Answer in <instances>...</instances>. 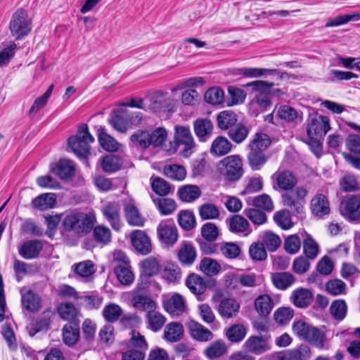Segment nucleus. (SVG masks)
Here are the masks:
<instances>
[{
  "instance_id": "42",
  "label": "nucleus",
  "mask_w": 360,
  "mask_h": 360,
  "mask_svg": "<svg viewBox=\"0 0 360 360\" xmlns=\"http://www.w3.org/2000/svg\"><path fill=\"white\" fill-rule=\"evenodd\" d=\"M128 117V110H118L111 116L110 122L116 130L125 132L129 128Z\"/></svg>"
},
{
  "instance_id": "26",
  "label": "nucleus",
  "mask_w": 360,
  "mask_h": 360,
  "mask_svg": "<svg viewBox=\"0 0 360 360\" xmlns=\"http://www.w3.org/2000/svg\"><path fill=\"white\" fill-rule=\"evenodd\" d=\"M172 102L167 93L157 91L152 96L150 108L155 112L169 111L172 107Z\"/></svg>"
},
{
  "instance_id": "54",
  "label": "nucleus",
  "mask_w": 360,
  "mask_h": 360,
  "mask_svg": "<svg viewBox=\"0 0 360 360\" xmlns=\"http://www.w3.org/2000/svg\"><path fill=\"white\" fill-rule=\"evenodd\" d=\"M73 271L79 276L88 278L96 271L94 263L91 260H85L72 266Z\"/></svg>"
},
{
  "instance_id": "4",
  "label": "nucleus",
  "mask_w": 360,
  "mask_h": 360,
  "mask_svg": "<svg viewBox=\"0 0 360 360\" xmlns=\"http://www.w3.org/2000/svg\"><path fill=\"white\" fill-rule=\"evenodd\" d=\"M292 330L300 339L306 340L319 349L323 348L326 335L323 331L318 328L300 320L294 323Z\"/></svg>"
},
{
  "instance_id": "45",
  "label": "nucleus",
  "mask_w": 360,
  "mask_h": 360,
  "mask_svg": "<svg viewBox=\"0 0 360 360\" xmlns=\"http://www.w3.org/2000/svg\"><path fill=\"white\" fill-rule=\"evenodd\" d=\"M271 281L276 288L285 290L294 283L295 277L288 272H278L272 274Z\"/></svg>"
},
{
  "instance_id": "31",
  "label": "nucleus",
  "mask_w": 360,
  "mask_h": 360,
  "mask_svg": "<svg viewBox=\"0 0 360 360\" xmlns=\"http://www.w3.org/2000/svg\"><path fill=\"white\" fill-rule=\"evenodd\" d=\"M217 125L221 130L229 131L238 124V115L232 110L220 112L217 117Z\"/></svg>"
},
{
  "instance_id": "22",
  "label": "nucleus",
  "mask_w": 360,
  "mask_h": 360,
  "mask_svg": "<svg viewBox=\"0 0 360 360\" xmlns=\"http://www.w3.org/2000/svg\"><path fill=\"white\" fill-rule=\"evenodd\" d=\"M51 172L63 180L72 178L75 174V165L70 160L61 159L53 167Z\"/></svg>"
},
{
  "instance_id": "38",
  "label": "nucleus",
  "mask_w": 360,
  "mask_h": 360,
  "mask_svg": "<svg viewBox=\"0 0 360 360\" xmlns=\"http://www.w3.org/2000/svg\"><path fill=\"white\" fill-rule=\"evenodd\" d=\"M152 190L160 196H166L174 191V188L164 179L153 175L150 177Z\"/></svg>"
},
{
  "instance_id": "15",
  "label": "nucleus",
  "mask_w": 360,
  "mask_h": 360,
  "mask_svg": "<svg viewBox=\"0 0 360 360\" xmlns=\"http://www.w3.org/2000/svg\"><path fill=\"white\" fill-rule=\"evenodd\" d=\"M162 304L167 312L175 316L183 314L186 309V301L179 293H174L171 297H165Z\"/></svg>"
},
{
  "instance_id": "37",
  "label": "nucleus",
  "mask_w": 360,
  "mask_h": 360,
  "mask_svg": "<svg viewBox=\"0 0 360 360\" xmlns=\"http://www.w3.org/2000/svg\"><path fill=\"white\" fill-rule=\"evenodd\" d=\"M122 163V159L120 156L110 154L103 157L101 165L104 172L112 173L120 170Z\"/></svg>"
},
{
  "instance_id": "1",
  "label": "nucleus",
  "mask_w": 360,
  "mask_h": 360,
  "mask_svg": "<svg viewBox=\"0 0 360 360\" xmlns=\"http://www.w3.org/2000/svg\"><path fill=\"white\" fill-rule=\"evenodd\" d=\"M271 140L269 136L264 133H256L248 147L249 152L247 160L252 170H260L267 162L270 155L266 153Z\"/></svg>"
},
{
  "instance_id": "48",
  "label": "nucleus",
  "mask_w": 360,
  "mask_h": 360,
  "mask_svg": "<svg viewBox=\"0 0 360 360\" xmlns=\"http://www.w3.org/2000/svg\"><path fill=\"white\" fill-rule=\"evenodd\" d=\"M150 197L156 207L162 215L170 214L174 212L176 208V204L172 198H156L153 195H151Z\"/></svg>"
},
{
  "instance_id": "57",
  "label": "nucleus",
  "mask_w": 360,
  "mask_h": 360,
  "mask_svg": "<svg viewBox=\"0 0 360 360\" xmlns=\"http://www.w3.org/2000/svg\"><path fill=\"white\" fill-rule=\"evenodd\" d=\"M134 307L141 311H151L156 307V303L149 297L135 295L132 297Z\"/></svg>"
},
{
  "instance_id": "43",
  "label": "nucleus",
  "mask_w": 360,
  "mask_h": 360,
  "mask_svg": "<svg viewBox=\"0 0 360 360\" xmlns=\"http://www.w3.org/2000/svg\"><path fill=\"white\" fill-rule=\"evenodd\" d=\"M141 266L145 276L148 277L157 275L161 269L160 260L153 256L144 259L141 262Z\"/></svg>"
},
{
  "instance_id": "49",
  "label": "nucleus",
  "mask_w": 360,
  "mask_h": 360,
  "mask_svg": "<svg viewBox=\"0 0 360 360\" xmlns=\"http://www.w3.org/2000/svg\"><path fill=\"white\" fill-rule=\"evenodd\" d=\"M186 285L191 292L196 295H201L206 289L204 280L200 276L192 274L186 281Z\"/></svg>"
},
{
  "instance_id": "35",
  "label": "nucleus",
  "mask_w": 360,
  "mask_h": 360,
  "mask_svg": "<svg viewBox=\"0 0 360 360\" xmlns=\"http://www.w3.org/2000/svg\"><path fill=\"white\" fill-rule=\"evenodd\" d=\"M21 304L23 308L30 311H37L41 308V298L32 290H27L22 295Z\"/></svg>"
},
{
  "instance_id": "12",
  "label": "nucleus",
  "mask_w": 360,
  "mask_h": 360,
  "mask_svg": "<svg viewBox=\"0 0 360 360\" xmlns=\"http://www.w3.org/2000/svg\"><path fill=\"white\" fill-rule=\"evenodd\" d=\"M174 142L178 146L181 145L184 146V149L182 151L184 157L190 155L196 146L193 136L188 127H175Z\"/></svg>"
},
{
  "instance_id": "39",
  "label": "nucleus",
  "mask_w": 360,
  "mask_h": 360,
  "mask_svg": "<svg viewBox=\"0 0 360 360\" xmlns=\"http://www.w3.org/2000/svg\"><path fill=\"white\" fill-rule=\"evenodd\" d=\"M213 130V124L208 119H198L194 122V131L200 141H205Z\"/></svg>"
},
{
  "instance_id": "40",
  "label": "nucleus",
  "mask_w": 360,
  "mask_h": 360,
  "mask_svg": "<svg viewBox=\"0 0 360 360\" xmlns=\"http://www.w3.org/2000/svg\"><path fill=\"white\" fill-rule=\"evenodd\" d=\"M311 355L309 347L301 345L297 348L288 350L284 354V358L286 360H309Z\"/></svg>"
},
{
  "instance_id": "44",
  "label": "nucleus",
  "mask_w": 360,
  "mask_h": 360,
  "mask_svg": "<svg viewBox=\"0 0 360 360\" xmlns=\"http://www.w3.org/2000/svg\"><path fill=\"white\" fill-rule=\"evenodd\" d=\"M56 200L54 193H44L34 198L32 201V205L39 210H46L54 207Z\"/></svg>"
},
{
  "instance_id": "18",
  "label": "nucleus",
  "mask_w": 360,
  "mask_h": 360,
  "mask_svg": "<svg viewBox=\"0 0 360 360\" xmlns=\"http://www.w3.org/2000/svg\"><path fill=\"white\" fill-rule=\"evenodd\" d=\"M131 241L132 246L139 253L146 255L151 252L153 248L150 239L143 231L135 230L132 231Z\"/></svg>"
},
{
  "instance_id": "58",
  "label": "nucleus",
  "mask_w": 360,
  "mask_h": 360,
  "mask_svg": "<svg viewBox=\"0 0 360 360\" xmlns=\"http://www.w3.org/2000/svg\"><path fill=\"white\" fill-rule=\"evenodd\" d=\"M178 223L186 231L193 229L196 224L193 213L189 210H181L178 214Z\"/></svg>"
},
{
  "instance_id": "61",
  "label": "nucleus",
  "mask_w": 360,
  "mask_h": 360,
  "mask_svg": "<svg viewBox=\"0 0 360 360\" xmlns=\"http://www.w3.org/2000/svg\"><path fill=\"white\" fill-rule=\"evenodd\" d=\"M319 245L309 234L303 240V252L305 257L309 259H314L319 254Z\"/></svg>"
},
{
  "instance_id": "8",
  "label": "nucleus",
  "mask_w": 360,
  "mask_h": 360,
  "mask_svg": "<svg viewBox=\"0 0 360 360\" xmlns=\"http://www.w3.org/2000/svg\"><path fill=\"white\" fill-rule=\"evenodd\" d=\"M307 190L303 186H297L281 195V201L284 206L288 207L295 214L303 212L304 198L307 195Z\"/></svg>"
},
{
  "instance_id": "20",
  "label": "nucleus",
  "mask_w": 360,
  "mask_h": 360,
  "mask_svg": "<svg viewBox=\"0 0 360 360\" xmlns=\"http://www.w3.org/2000/svg\"><path fill=\"white\" fill-rule=\"evenodd\" d=\"M225 223L229 231L232 233L247 236L250 233V224L248 221L240 214H233L227 217Z\"/></svg>"
},
{
  "instance_id": "36",
  "label": "nucleus",
  "mask_w": 360,
  "mask_h": 360,
  "mask_svg": "<svg viewBox=\"0 0 360 360\" xmlns=\"http://www.w3.org/2000/svg\"><path fill=\"white\" fill-rule=\"evenodd\" d=\"M273 299L268 295H259L255 301V307L260 316H268L274 308Z\"/></svg>"
},
{
  "instance_id": "29",
  "label": "nucleus",
  "mask_w": 360,
  "mask_h": 360,
  "mask_svg": "<svg viewBox=\"0 0 360 360\" xmlns=\"http://www.w3.org/2000/svg\"><path fill=\"white\" fill-rule=\"evenodd\" d=\"M80 337L79 326L78 323H69L63 328V342L69 346L75 345Z\"/></svg>"
},
{
  "instance_id": "11",
  "label": "nucleus",
  "mask_w": 360,
  "mask_h": 360,
  "mask_svg": "<svg viewBox=\"0 0 360 360\" xmlns=\"http://www.w3.org/2000/svg\"><path fill=\"white\" fill-rule=\"evenodd\" d=\"M270 335H251L244 343V347L250 353L255 355H261L271 349Z\"/></svg>"
},
{
  "instance_id": "34",
  "label": "nucleus",
  "mask_w": 360,
  "mask_h": 360,
  "mask_svg": "<svg viewBox=\"0 0 360 360\" xmlns=\"http://www.w3.org/2000/svg\"><path fill=\"white\" fill-rule=\"evenodd\" d=\"M227 352L226 342L221 340H217L209 345L204 351L205 356L211 360L219 359Z\"/></svg>"
},
{
  "instance_id": "33",
  "label": "nucleus",
  "mask_w": 360,
  "mask_h": 360,
  "mask_svg": "<svg viewBox=\"0 0 360 360\" xmlns=\"http://www.w3.org/2000/svg\"><path fill=\"white\" fill-rule=\"evenodd\" d=\"M232 143L224 136H219L212 142L210 153L217 157L228 154L232 149Z\"/></svg>"
},
{
  "instance_id": "5",
  "label": "nucleus",
  "mask_w": 360,
  "mask_h": 360,
  "mask_svg": "<svg viewBox=\"0 0 360 360\" xmlns=\"http://www.w3.org/2000/svg\"><path fill=\"white\" fill-rule=\"evenodd\" d=\"M9 29L15 39H21L27 36L32 30V20L29 18L27 11L23 8L18 9L11 18Z\"/></svg>"
},
{
  "instance_id": "3",
  "label": "nucleus",
  "mask_w": 360,
  "mask_h": 360,
  "mask_svg": "<svg viewBox=\"0 0 360 360\" xmlns=\"http://www.w3.org/2000/svg\"><path fill=\"white\" fill-rule=\"evenodd\" d=\"M94 141V138L89 133L87 124H82L75 136L68 139V144L75 154L79 158H86L90 154L89 143Z\"/></svg>"
},
{
  "instance_id": "19",
  "label": "nucleus",
  "mask_w": 360,
  "mask_h": 360,
  "mask_svg": "<svg viewBox=\"0 0 360 360\" xmlns=\"http://www.w3.org/2000/svg\"><path fill=\"white\" fill-rule=\"evenodd\" d=\"M102 213L115 231L120 229L122 223L120 219V205L118 202H108L103 208Z\"/></svg>"
},
{
  "instance_id": "50",
  "label": "nucleus",
  "mask_w": 360,
  "mask_h": 360,
  "mask_svg": "<svg viewBox=\"0 0 360 360\" xmlns=\"http://www.w3.org/2000/svg\"><path fill=\"white\" fill-rule=\"evenodd\" d=\"M249 130L242 123H238L227 131V135L234 143L240 144L248 137Z\"/></svg>"
},
{
  "instance_id": "28",
  "label": "nucleus",
  "mask_w": 360,
  "mask_h": 360,
  "mask_svg": "<svg viewBox=\"0 0 360 360\" xmlns=\"http://www.w3.org/2000/svg\"><path fill=\"white\" fill-rule=\"evenodd\" d=\"M290 300L296 307L306 308L312 302L313 294L309 290L300 288L292 292Z\"/></svg>"
},
{
  "instance_id": "46",
  "label": "nucleus",
  "mask_w": 360,
  "mask_h": 360,
  "mask_svg": "<svg viewBox=\"0 0 360 360\" xmlns=\"http://www.w3.org/2000/svg\"><path fill=\"white\" fill-rule=\"evenodd\" d=\"M58 313L61 319L69 321L70 323H77L75 321L79 314V310L72 303H61L58 307Z\"/></svg>"
},
{
  "instance_id": "10",
  "label": "nucleus",
  "mask_w": 360,
  "mask_h": 360,
  "mask_svg": "<svg viewBox=\"0 0 360 360\" xmlns=\"http://www.w3.org/2000/svg\"><path fill=\"white\" fill-rule=\"evenodd\" d=\"M274 83H269L262 80H257L248 83L245 86L252 88L256 92L255 100L257 103L262 108L266 109L271 105L269 94Z\"/></svg>"
},
{
  "instance_id": "13",
  "label": "nucleus",
  "mask_w": 360,
  "mask_h": 360,
  "mask_svg": "<svg viewBox=\"0 0 360 360\" xmlns=\"http://www.w3.org/2000/svg\"><path fill=\"white\" fill-rule=\"evenodd\" d=\"M330 120L326 116H316L311 118L307 127V136L309 139H322L330 130Z\"/></svg>"
},
{
  "instance_id": "51",
  "label": "nucleus",
  "mask_w": 360,
  "mask_h": 360,
  "mask_svg": "<svg viewBox=\"0 0 360 360\" xmlns=\"http://www.w3.org/2000/svg\"><path fill=\"white\" fill-rule=\"evenodd\" d=\"M146 316L148 328L154 332L159 331L166 322V318L161 313L154 309L149 311Z\"/></svg>"
},
{
  "instance_id": "62",
  "label": "nucleus",
  "mask_w": 360,
  "mask_h": 360,
  "mask_svg": "<svg viewBox=\"0 0 360 360\" xmlns=\"http://www.w3.org/2000/svg\"><path fill=\"white\" fill-rule=\"evenodd\" d=\"M200 269L206 275L212 276L220 271L221 266L217 261L209 257H205L200 262Z\"/></svg>"
},
{
  "instance_id": "53",
  "label": "nucleus",
  "mask_w": 360,
  "mask_h": 360,
  "mask_svg": "<svg viewBox=\"0 0 360 360\" xmlns=\"http://www.w3.org/2000/svg\"><path fill=\"white\" fill-rule=\"evenodd\" d=\"M98 139L100 146L105 150L113 152L118 149V143L112 136L106 133L105 129H99Z\"/></svg>"
},
{
  "instance_id": "7",
  "label": "nucleus",
  "mask_w": 360,
  "mask_h": 360,
  "mask_svg": "<svg viewBox=\"0 0 360 360\" xmlns=\"http://www.w3.org/2000/svg\"><path fill=\"white\" fill-rule=\"evenodd\" d=\"M219 169L230 181H238L244 173L242 159L238 155H229L222 159L219 162Z\"/></svg>"
},
{
  "instance_id": "59",
  "label": "nucleus",
  "mask_w": 360,
  "mask_h": 360,
  "mask_svg": "<svg viewBox=\"0 0 360 360\" xmlns=\"http://www.w3.org/2000/svg\"><path fill=\"white\" fill-rule=\"evenodd\" d=\"M53 87V84H51L46 92L34 101L31 108L28 112V115L30 117H34L38 111H39L45 106V105L47 103L48 99L50 98L52 94Z\"/></svg>"
},
{
  "instance_id": "41",
  "label": "nucleus",
  "mask_w": 360,
  "mask_h": 360,
  "mask_svg": "<svg viewBox=\"0 0 360 360\" xmlns=\"http://www.w3.org/2000/svg\"><path fill=\"white\" fill-rule=\"evenodd\" d=\"M124 215L129 224L134 226H143L144 219L134 204L129 203L126 205L124 207Z\"/></svg>"
},
{
  "instance_id": "17",
  "label": "nucleus",
  "mask_w": 360,
  "mask_h": 360,
  "mask_svg": "<svg viewBox=\"0 0 360 360\" xmlns=\"http://www.w3.org/2000/svg\"><path fill=\"white\" fill-rule=\"evenodd\" d=\"M44 248V242L39 239H32L25 241L18 248L19 255L25 259L38 258Z\"/></svg>"
},
{
  "instance_id": "55",
  "label": "nucleus",
  "mask_w": 360,
  "mask_h": 360,
  "mask_svg": "<svg viewBox=\"0 0 360 360\" xmlns=\"http://www.w3.org/2000/svg\"><path fill=\"white\" fill-rule=\"evenodd\" d=\"M163 174L169 179L181 181L186 175V169L179 165H168L163 168Z\"/></svg>"
},
{
  "instance_id": "6",
  "label": "nucleus",
  "mask_w": 360,
  "mask_h": 360,
  "mask_svg": "<svg viewBox=\"0 0 360 360\" xmlns=\"http://www.w3.org/2000/svg\"><path fill=\"white\" fill-rule=\"evenodd\" d=\"M339 211L341 216L353 224L360 223V194L348 195L340 202Z\"/></svg>"
},
{
  "instance_id": "23",
  "label": "nucleus",
  "mask_w": 360,
  "mask_h": 360,
  "mask_svg": "<svg viewBox=\"0 0 360 360\" xmlns=\"http://www.w3.org/2000/svg\"><path fill=\"white\" fill-rule=\"evenodd\" d=\"M188 328L191 338L198 342H209L214 338L213 333L197 321H191Z\"/></svg>"
},
{
  "instance_id": "2",
  "label": "nucleus",
  "mask_w": 360,
  "mask_h": 360,
  "mask_svg": "<svg viewBox=\"0 0 360 360\" xmlns=\"http://www.w3.org/2000/svg\"><path fill=\"white\" fill-rule=\"evenodd\" d=\"M62 226L64 231L82 236L91 230L94 221L86 213L72 210L65 215Z\"/></svg>"
},
{
  "instance_id": "64",
  "label": "nucleus",
  "mask_w": 360,
  "mask_h": 360,
  "mask_svg": "<svg viewBox=\"0 0 360 360\" xmlns=\"http://www.w3.org/2000/svg\"><path fill=\"white\" fill-rule=\"evenodd\" d=\"M199 214L202 219H215L219 217L218 207L212 203H204L199 207Z\"/></svg>"
},
{
  "instance_id": "56",
  "label": "nucleus",
  "mask_w": 360,
  "mask_h": 360,
  "mask_svg": "<svg viewBox=\"0 0 360 360\" xmlns=\"http://www.w3.org/2000/svg\"><path fill=\"white\" fill-rule=\"evenodd\" d=\"M131 265L114 267V272L117 280L124 285H129L134 280V275L131 269Z\"/></svg>"
},
{
  "instance_id": "30",
  "label": "nucleus",
  "mask_w": 360,
  "mask_h": 360,
  "mask_svg": "<svg viewBox=\"0 0 360 360\" xmlns=\"http://www.w3.org/2000/svg\"><path fill=\"white\" fill-rule=\"evenodd\" d=\"M184 333V330L181 323L171 322L165 326L163 338L167 342H176L183 338Z\"/></svg>"
},
{
  "instance_id": "14",
  "label": "nucleus",
  "mask_w": 360,
  "mask_h": 360,
  "mask_svg": "<svg viewBox=\"0 0 360 360\" xmlns=\"http://www.w3.org/2000/svg\"><path fill=\"white\" fill-rule=\"evenodd\" d=\"M272 179L275 181L273 188L276 191H290L297 184V177L288 170L274 173Z\"/></svg>"
},
{
  "instance_id": "60",
  "label": "nucleus",
  "mask_w": 360,
  "mask_h": 360,
  "mask_svg": "<svg viewBox=\"0 0 360 360\" xmlns=\"http://www.w3.org/2000/svg\"><path fill=\"white\" fill-rule=\"evenodd\" d=\"M274 220L279 227L284 230L290 229L293 226L290 212L288 210H281L275 212Z\"/></svg>"
},
{
  "instance_id": "25",
  "label": "nucleus",
  "mask_w": 360,
  "mask_h": 360,
  "mask_svg": "<svg viewBox=\"0 0 360 360\" xmlns=\"http://www.w3.org/2000/svg\"><path fill=\"white\" fill-rule=\"evenodd\" d=\"M311 210L313 214L323 217L330 213V203L328 198L322 194H316L311 200Z\"/></svg>"
},
{
  "instance_id": "32",
  "label": "nucleus",
  "mask_w": 360,
  "mask_h": 360,
  "mask_svg": "<svg viewBox=\"0 0 360 360\" xmlns=\"http://www.w3.org/2000/svg\"><path fill=\"white\" fill-rule=\"evenodd\" d=\"M248 333V328L242 323H235L226 329L225 336L231 343L242 342Z\"/></svg>"
},
{
  "instance_id": "52",
  "label": "nucleus",
  "mask_w": 360,
  "mask_h": 360,
  "mask_svg": "<svg viewBox=\"0 0 360 360\" xmlns=\"http://www.w3.org/2000/svg\"><path fill=\"white\" fill-rule=\"evenodd\" d=\"M102 314L107 322L115 323L122 316V309L120 305L115 303H110L104 307Z\"/></svg>"
},
{
  "instance_id": "63",
  "label": "nucleus",
  "mask_w": 360,
  "mask_h": 360,
  "mask_svg": "<svg viewBox=\"0 0 360 360\" xmlns=\"http://www.w3.org/2000/svg\"><path fill=\"white\" fill-rule=\"evenodd\" d=\"M204 98L208 103L219 105L224 102V92L219 87H212L205 93Z\"/></svg>"
},
{
  "instance_id": "27",
  "label": "nucleus",
  "mask_w": 360,
  "mask_h": 360,
  "mask_svg": "<svg viewBox=\"0 0 360 360\" xmlns=\"http://www.w3.org/2000/svg\"><path fill=\"white\" fill-rule=\"evenodd\" d=\"M127 349H136L146 352L148 349V345L143 335L138 330H132L130 332V338L129 340L123 342Z\"/></svg>"
},
{
  "instance_id": "24",
  "label": "nucleus",
  "mask_w": 360,
  "mask_h": 360,
  "mask_svg": "<svg viewBox=\"0 0 360 360\" xmlns=\"http://www.w3.org/2000/svg\"><path fill=\"white\" fill-rule=\"evenodd\" d=\"M197 252L192 243L183 241L178 251V259L183 266H191L195 261Z\"/></svg>"
},
{
  "instance_id": "9",
  "label": "nucleus",
  "mask_w": 360,
  "mask_h": 360,
  "mask_svg": "<svg viewBox=\"0 0 360 360\" xmlns=\"http://www.w3.org/2000/svg\"><path fill=\"white\" fill-rule=\"evenodd\" d=\"M157 234L160 242L167 247H172L179 238L176 225L169 220L160 221L157 228Z\"/></svg>"
},
{
  "instance_id": "16",
  "label": "nucleus",
  "mask_w": 360,
  "mask_h": 360,
  "mask_svg": "<svg viewBox=\"0 0 360 360\" xmlns=\"http://www.w3.org/2000/svg\"><path fill=\"white\" fill-rule=\"evenodd\" d=\"M53 316L54 312L51 309H46L43 311L35 321L32 322L27 326L30 336L34 337L39 332L49 330Z\"/></svg>"
},
{
  "instance_id": "21",
  "label": "nucleus",
  "mask_w": 360,
  "mask_h": 360,
  "mask_svg": "<svg viewBox=\"0 0 360 360\" xmlns=\"http://www.w3.org/2000/svg\"><path fill=\"white\" fill-rule=\"evenodd\" d=\"M240 303L234 298H223L220 300L217 307L219 314L223 319H232L236 317L239 311Z\"/></svg>"
},
{
  "instance_id": "47",
  "label": "nucleus",
  "mask_w": 360,
  "mask_h": 360,
  "mask_svg": "<svg viewBox=\"0 0 360 360\" xmlns=\"http://www.w3.org/2000/svg\"><path fill=\"white\" fill-rule=\"evenodd\" d=\"M178 194L182 201L191 202L200 197L201 191L198 186L186 185L179 190Z\"/></svg>"
}]
</instances>
